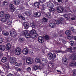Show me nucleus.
Wrapping results in <instances>:
<instances>
[{
	"label": "nucleus",
	"instance_id": "58",
	"mask_svg": "<svg viewBox=\"0 0 76 76\" xmlns=\"http://www.w3.org/2000/svg\"><path fill=\"white\" fill-rule=\"evenodd\" d=\"M18 17L19 18H20L21 19L22 18V16L21 15H18Z\"/></svg>",
	"mask_w": 76,
	"mask_h": 76
},
{
	"label": "nucleus",
	"instance_id": "11",
	"mask_svg": "<svg viewBox=\"0 0 76 76\" xmlns=\"http://www.w3.org/2000/svg\"><path fill=\"white\" fill-rule=\"evenodd\" d=\"M10 34L11 35V37H13L14 38H15L17 34L15 31H12V32L10 33Z\"/></svg>",
	"mask_w": 76,
	"mask_h": 76
},
{
	"label": "nucleus",
	"instance_id": "21",
	"mask_svg": "<svg viewBox=\"0 0 76 76\" xmlns=\"http://www.w3.org/2000/svg\"><path fill=\"white\" fill-rule=\"evenodd\" d=\"M11 46H12L9 43H7L6 45L7 49V50H9L10 49V48H11Z\"/></svg>",
	"mask_w": 76,
	"mask_h": 76
},
{
	"label": "nucleus",
	"instance_id": "17",
	"mask_svg": "<svg viewBox=\"0 0 76 76\" xmlns=\"http://www.w3.org/2000/svg\"><path fill=\"white\" fill-rule=\"evenodd\" d=\"M6 47L4 45H0V50H1V51H4L5 50Z\"/></svg>",
	"mask_w": 76,
	"mask_h": 76
},
{
	"label": "nucleus",
	"instance_id": "2",
	"mask_svg": "<svg viewBox=\"0 0 76 76\" xmlns=\"http://www.w3.org/2000/svg\"><path fill=\"white\" fill-rule=\"evenodd\" d=\"M61 23V22H60V20H55V23H51L49 24V26L50 28H53L54 27L56 26V24L58 25Z\"/></svg>",
	"mask_w": 76,
	"mask_h": 76
},
{
	"label": "nucleus",
	"instance_id": "40",
	"mask_svg": "<svg viewBox=\"0 0 76 76\" xmlns=\"http://www.w3.org/2000/svg\"><path fill=\"white\" fill-rule=\"evenodd\" d=\"M7 23L8 25H10L12 24V20H8Z\"/></svg>",
	"mask_w": 76,
	"mask_h": 76
},
{
	"label": "nucleus",
	"instance_id": "48",
	"mask_svg": "<svg viewBox=\"0 0 76 76\" xmlns=\"http://www.w3.org/2000/svg\"><path fill=\"white\" fill-rule=\"evenodd\" d=\"M56 53H62V51L61 50H56Z\"/></svg>",
	"mask_w": 76,
	"mask_h": 76
},
{
	"label": "nucleus",
	"instance_id": "57",
	"mask_svg": "<svg viewBox=\"0 0 76 76\" xmlns=\"http://www.w3.org/2000/svg\"><path fill=\"white\" fill-rule=\"evenodd\" d=\"M7 76H14V75H13L11 73H10Z\"/></svg>",
	"mask_w": 76,
	"mask_h": 76
},
{
	"label": "nucleus",
	"instance_id": "28",
	"mask_svg": "<svg viewBox=\"0 0 76 76\" xmlns=\"http://www.w3.org/2000/svg\"><path fill=\"white\" fill-rule=\"evenodd\" d=\"M30 25L32 28H35V24L34 23H31Z\"/></svg>",
	"mask_w": 76,
	"mask_h": 76
},
{
	"label": "nucleus",
	"instance_id": "20",
	"mask_svg": "<svg viewBox=\"0 0 76 76\" xmlns=\"http://www.w3.org/2000/svg\"><path fill=\"white\" fill-rule=\"evenodd\" d=\"M2 34L3 35H5V36H7L9 34V32L6 31H3L2 32Z\"/></svg>",
	"mask_w": 76,
	"mask_h": 76
},
{
	"label": "nucleus",
	"instance_id": "8",
	"mask_svg": "<svg viewBox=\"0 0 76 76\" xmlns=\"http://www.w3.org/2000/svg\"><path fill=\"white\" fill-rule=\"evenodd\" d=\"M63 10H64V9L62 7H58L57 8V12L60 13H62L63 12Z\"/></svg>",
	"mask_w": 76,
	"mask_h": 76
},
{
	"label": "nucleus",
	"instance_id": "22",
	"mask_svg": "<svg viewBox=\"0 0 76 76\" xmlns=\"http://www.w3.org/2000/svg\"><path fill=\"white\" fill-rule=\"evenodd\" d=\"M46 15L48 16V18L49 19H51V12H49L46 13Z\"/></svg>",
	"mask_w": 76,
	"mask_h": 76
},
{
	"label": "nucleus",
	"instance_id": "24",
	"mask_svg": "<svg viewBox=\"0 0 76 76\" xmlns=\"http://www.w3.org/2000/svg\"><path fill=\"white\" fill-rule=\"evenodd\" d=\"M65 34L66 35H69L71 34V31L70 30H66L65 31Z\"/></svg>",
	"mask_w": 76,
	"mask_h": 76
},
{
	"label": "nucleus",
	"instance_id": "10",
	"mask_svg": "<svg viewBox=\"0 0 76 76\" xmlns=\"http://www.w3.org/2000/svg\"><path fill=\"white\" fill-rule=\"evenodd\" d=\"M10 7V11L11 12H14L15 10V8L14 7V5L12 4H11L9 6Z\"/></svg>",
	"mask_w": 76,
	"mask_h": 76
},
{
	"label": "nucleus",
	"instance_id": "31",
	"mask_svg": "<svg viewBox=\"0 0 76 76\" xmlns=\"http://www.w3.org/2000/svg\"><path fill=\"white\" fill-rule=\"evenodd\" d=\"M70 44L72 47H75V43H74V41L70 42Z\"/></svg>",
	"mask_w": 76,
	"mask_h": 76
},
{
	"label": "nucleus",
	"instance_id": "52",
	"mask_svg": "<svg viewBox=\"0 0 76 76\" xmlns=\"http://www.w3.org/2000/svg\"><path fill=\"white\" fill-rule=\"evenodd\" d=\"M29 53L30 54H32V53H33L32 50H30L29 51Z\"/></svg>",
	"mask_w": 76,
	"mask_h": 76
},
{
	"label": "nucleus",
	"instance_id": "9",
	"mask_svg": "<svg viewBox=\"0 0 76 76\" xmlns=\"http://www.w3.org/2000/svg\"><path fill=\"white\" fill-rule=\"evenodd\" d=\"M33 60H32V59L30 57H28L27 58L26 60V62H27V63H28L29 64H32V63H33Z\"/></svg>",
	"mask_w": 76,
	"mask_h": 76
},
{
	"label": "nucleus",
	"instance_id": "50",
	"mask_svg": "<svg viewBox=\"0 0 76 76\" xmlns=\"http://www.w3.org/2000/svg\"><path fill=\"white\" fill-rule=\"evenodd\" d=\"M34 70H37V69H38V67L37 66H36L34 67Z\"/></svg>",
	"mask_w": 76,
	"mask_h": 76
},
{
	"label": "nucleus",
	"instance_id": "4",
	"mask_svg": "<svg viewBox=\"0 0 76 76\" xmlns=\"http://www.w3.org/2000/svg\"><path fill=\"white\" fill-rule=\"evenodd\" d=\"M45 1H46V0H39V2H37L35 3L34 4V6L37 7V6H39V5L41 4H43Z\"/></svg>",
	"mask_w": 76,
	"mask_h": 76
},
{
	"label": "nucleus",
	"instance_id": "44",
	"mask_svg": "<svg viewBox=\"0 0 76 76\" xmlns=\"http://www.w3.org/2000/svg\"><path fill=\"white\" fill-rule=\"evenodd\" d=\"M71 66H76V62H71Z\"/></svg>",
	"mask_w": 76,
	"mask_h": 76
},
{
	"label": "nucleus",
	"instance_id": "12",
	"mask_svg": "<svg viewBox=\"0 0 76 76\" xmlns=\"http://www.w3.org/2000/svg\"><path fill=\"white\" fill-rule=\"evenodd\" d=\"M46 4H47L48 7L50 8H53V7H54L53 3L51 2H48V3H46Z\"/></svg>",
	"mask_w": 76,
	"mask_h": 76
},
{
	"label": "nucleus",
	"instance_id": "5",
	"mask_svg": "<svg viewBox=\"0 0 76 76\" xmlns=\"http://www.w3.org/2000/svg\"><path fill=\"white\" fill-rule=\"evenodd\" d=\"M45 59L44 58H43L42 59V62H41V60H40V59L39 58H37L35 59V61L36 63H41L42 64H44V62H43V61H45Z\"/></svg>",
	"mask_w": 76,
	"mask_h": 76
},
{
	"label": "nucleus",
	"instance_id": "61",
	"mask_svg": "<svg viewBox=\"0 0 76 76\" xmlns=\"http://www.w3.org/2000/svg\"><path fill=\"white\" fill-rule=\"evenodd\" d=\"M71 20H76V19H75V18H71Z\"/></svg>",
	"mask_w": 76,
	"mask_h": 76
},
{
	"label": "nucleus",
	"instance_id": "53",
	"mask_svg": "<svg viewBox=\"0 0 76 76\" xmlns=\"http://www.w3.org/2000/svg\"><path fill=\"white\" fill-rule=\"evenodd\" d=\"M10 68H9V65L7 64V66H6V69L7 70H9Z\"/></svg>",
	"mask_w": 76,
	"mask_h": 76
},
{
	"label": "nucleus",
	"instance_id": "42",
	"mask_svg": "<svg viewBox=\"0 0 76 76\" xmlns=\"http://www.w3.org/2000/svg\"><path fill=\"white\" fill-rule=\"evenodd\" d=\"M72 48H68L67 49V51L68 52H72Z\"/></svg>",
	"mask_w": 76,
	"mask_h": 76
},
{
	"label": "nucleus",
	"instance_id": "26",
	"mask_svg": "<svg viewBox=\"0 0 76 76\" xmlns=\"http://www.w3.org/2000/svg\"><path fill=\"white\" fill-rule=\"evenodd\" d=\"M7 61V58L6 57H4L1 59V61L2 63H6Z\"/></svg>",
	"mask_w": 76,
	"mask_h": 76
},
{
	"label": "nucleus",
	"instance_id": "15",
	"mask_svg": "<svg viewBox=\"0 0 76 76\" xmlns=\"http://www.w3.org/2000/svg\"><path fill=\"white\" fill-rule=\"evenodd\" d=\"M23 53L24 54L26 55L28 53V49L26 48H24L23 50Z\"/></svg>",
	"mask_w": 76,
	"mask_h": 76
},
{
	"label": "nucleus",
	"instance_id": "39",
	"mask_svg": "<svg viewBox=\"0 0 76 76\" xmlns=\"http://www.w3.org/2000/svg\"><path fill=\"white\" fill-rule=\"evenodd\" d=\"M5 18L6 19H8L9 18H10V15L8 14H6L5 15Z\"/></svg>",
	"mask_w": 76,
	"mask_h": 76
},
{
	"label": "nucleus",
	"instance_id": "33",
	"mask_svg": "<svg viewBox=\"0 0 76 76\" xmlns=\"http://www.w3.org/2000/svg\"><path fill=\"white\" fill-rule=\"evenodd\" d=\"M40 4L41 5V9L42 10H45L46 9L45 7V6L43 5V4Z\"/></svg>",
	"mask_w": 76,
	"mask_h": 76
},
{
	"label": "nucleus",
	"instance_id": "38",
	"mask_svg": "<svg viewBox=\"0 0 76 76\" xmlns=\"http://www.w3.org/2000/svg\"><path fill=\"white\" fill-rule=\"evenodd\" d=\"M60 20L61 23H64V19L63 18H61L60 20Z\"/></svg>",
	"mask_w": 76,
	"mask_h": 76
},
{
	"label": "nucleus",
	"instance_id": "35",
	"mask_svg": "<svg viewBox=\"0 0 76 76\" xmlns=\"http://www.w3.org/2000/svg\"><path fill=\"white\" fill-rule=\"evenodd\" d=\"M44 38H45V39L46 40H48L49 39V38L50 37L48 35H46L44 36Z\"/></svg>",
	"mask_w": 76,
	"mask_h": 76
},
{
	"label": "nucleus",
	"instance_id": "63",
	"mask_svg": "<svg viewBox=\"0 0 76 76\" xmlns=\"http://www.w3.org/2000/svg\"><path fill=\"white\" fill-rule=\"evenodd\" d=\"M63 43H64V44H66V42L65 40L63 41Z\"/></svg>",
	"mask_w": 76,
	"mask_h": 76
},
{
	"label": "nucleus",
	"instance_id": "60",
	"mask_svg": "<svg viewBox=\"0 0 76 76\" xmlns=\"http://www.w3.org/2000/svg\"><path fill=\"white\" fill-rule=\"evenodd\" d=\"M21 19H22L23 20H25V17H24L23 16H22V17Z\"/></svg>",
	"mask_w": 76,
	"mask_h": 76
},
{
	"label": "nucleus",
	"instance_id": "64",
	"mask_svg": "<svg viewBox=\"0 0 76 76\" xmlns=\"http://www.w3.org/2000/svg\"><path fill=\"white\" fill-rule=\"evenodd\" d=\"M74 50H76V47H74L73 48Z\"/></svg>",
	"mask_w": 76,
	"mask_h": 76
},
{
	"label": "nucleus",
	"instance_id": "23",
	"mask_svg": "<svg viewBox=\"0 0 76 76\" xmlns=\"http://www.w3.org/2000/svg\"><path fill=\"white\" fill-rule=\"evenodd\" d=\"M19 40L21 42H23L25 40V39L24 37H20L19 38Z\"/></svg>",
	"mask_w": 76,
	"mask_h": 76
},
{
	"label": "nucleus",
	"instance_id": "37",
	"mask_svg": "<svg viewBox=\"0 0 76 76\" xmlns=\"http://www.w3.org/2000/svg\"><path fill=\"white\" fill-rule=\"evenodd\" d=\"M49 11L50 12H53V13H54V12H55L56 10L54 8H51L49 9Z\"/></svg>",
	"mask_w": 76,
	"mask_h": 76
},
{
	"label": "nucleus",
	"instance_id": "32",
	"mask_svg": "<svg viewBox=\"0 0 76 76\" xmlns=\"http://www.w3.org/2000/svg\"><path fill=\"white\" fill-rule=\"evenodd\" d=\"M42 20H43V22L44 23H47V21L48 20V19L45 18H44L42 19Z\"/></svg>",
	"mask_w": 76,
	"mask_h": 76
},
{
	"label": "nucleus",
	"instance_id": "27",
	"mask_svg": "<svg viewBox=\"0 0 76 76\" xmlns=\"http://www.w3.org/2000/svg\"><path fill=\"white\" fill-rule=\"evenodd\" d=\"M24 13L26 15H27V16H31V12H30L25 11Z\"/></svg>",
	"mask_w": 76,
	"mask_h": 76
},
{
	"label": "nucleus",
	"instance_id": "49",
	"mask_svg": "<svg viewBox=\"0 0 76 76\" xmlns=\"http://www.w3.org/2000/svg\"><path fill=\"white\" fill-rule=\"evenodd\" d=\"M3 3L4 5H7V1H4Z\"/></svg>",
	"mask_w": 76,
	"mask_h": 76
},
{
	"label": "nucleus",
	"instance_id": "43",
	"mask_svg": "<svg viewBox=\"0 0 76 76\" xmlns=\"http://www.w3.org/2000/svg\"><path fill=\"white\" fill-rule=\"evenodd\" d=\"M64 16L65 18H66V19L67 20L69 19V17L68 16V15L67 14H65L64 15Z\"/></svg>",
	"mask_w": 76,
	"mask_h": 76
},
{
	"label": "nucleus",
	"instance_id": "59",
	"mask_svg": "<svg viewBox=\"0 0 76 76\" xmlns=\"http://www.w3.org/2000/svg\"><path fill=\"white\" fill-rule=\"evenodd\" d=\"M62 1H63V0H58V1L59 3H61V2H62Z\"/></svg>",
	"mask_w": 76,
	"mask_h": 76
},
{
	"label": "nucleus",
	"instance_id": "41",
	"mask_svg": "<svg viewBox=\"0 0 76 76\" xmlns=\"http://www.w3.org/2000/svg\"><path fill=\"white\" fill-rule=\"evenodd\" d=\"M64 63L65 65H66V64H67V58H65V60Z\"/></svg>",
	"mask_w": 76,
	"mask_h": 76
},
{
	"label": "nucleus",
	"instance_id": "19",
	"mask_svg": "<svg viewBox=\"0 0 76 76\" xmlns=\"http://www.w3.org/2000/svg\"><path fill=\"white\" fill-rule=\"evenodd\" d=\"M35 32H36V31H35V30L34 29H32L29 32V34H30L31 35H34V34H35Z\"/></svg>",
	"mask_w": 76,
	"mask_h": 76
},
{
	"label": "nucleus",
	"instance_id": "6",
	"mask_svg": "<svg viewBox=\"0 0 76 76\" xmlns=\"http://www.w3.org/2000/svg\"><path fill=\"white\" fill-rule=\"evenodd\" d=\"M21 53V49L19 48H16L15 51V54L16 55H19Z\"/></svg>",
	"mask_w": 76,
	"mask_h": 76
},
{
	"label": "nucleus",
	"instance_id": "30",
	"mask_svg": "<svg viewBox=\"0 0 76 76\" xmlns=\"http://www.w3.org/2000/svg\"><path fill=\"white\" fill-rule=\"evenodd\" d=\"M15 65L16 66H21V65H22V64L19 63L15 62Z\"/></svg>",
	"mask_w": 76,
	"mask_h": 76
},
{
	"label": "nucleus",
	"instance_id": "29",
	"mask_svg": "<svg viewBox=\"0 0 76 76\" xmlns=\"http://www.w3.org/2000/svg\"><path fill=\"white\" fill-rule=\"evenodd\" d=\"M71 57L73 60H76V56L75 55H73L71 56Z\"/></svg>",
	"mask_w": 76,
	"mask_h": 76
},
{
	"label": "nucleus",
	"instance_id": "3",
	"mask_svg": "<svg viewBox=\"0 0 76 76\" xmlns=\"http://www.w3.org/2000/svg\"><path fill=\"white\" fill-rule=\"evenodd\" d=\"M28 31L25 30L22 33V35L24 36H26V38H31V34L29 33L28 34Z\"/></svg>",
	"mask_w": 76,
	"mask_h": 76
},
{
	"label": "nucleus",
	"instance_id": "54",
	"mask_svg": "<svg viewBox=\"0 0 76 76\" xmlns=\"http://www.w3.org/2000/svg\"><path fill=\"white\" fill-rule=\"evenodd\" d=\"M76 71H75L73 72V76H76Z\"/></svg>",
	"mask_w": 76,
	"mask_h": 76
},
{
	"label": "nucleus",
	"instance_id": "18",
	"mask_svg": "<svg viewBox=\"0 0 76 76\" xmlns=\"http://www.w3.org/2000/svg\"><path fill=\"white\" fill-rule=\"evenodd\" d=\"M37 37H38V34L37 33L31 35V38H32V39H36V38H37Z\"/></svg>",
	"mask_w": 76,
	"mask_h": 76
},
{
	"label": "nucleus",
	"instance_id": "14",
	"mask_svg": "<svg viewBox=\"0 0 76 76\" xmlns=\"http://www.w3.org/2000/svg\"><path fill=\"white\" fill-rule=\"evenodd\" d=\"M23 26L25 29H28L29 27V24L27 22H25L23 24Z\"/></svg>",
	"mask_w": 76,
	"mask_h": 76
},
{
	"label": "nucleus",
	"instance_id": "47",
	"mask_svg": "<svg viewBox=\"0 0 76 76\" xmlns=\"http://www.w3.org/2000/svg\"><path fill=\"white\" fill-rule=\"evenodd\" d=\"M3 41V40L1 38H0V44H1Z\"/></svg>",
	"mask_w": 76,
	"mask_h": 76
},
{
	"label": "nucleus",
	"instance_id": "7",
	"mask_svg": "<svg viewBox=\"0 0 76 76\" xmlns=\"http://www.w3.org/2000/svg\"><path fill=\"white\" fill-rule=\"evenodd\" d=\"M16 60V59L14 57H11L10 59V62L11 64H14Z\"/></svg>",
	"mask_w": 76,
	"mask_h": 76
},
{
	"label": "nucleus",
	"instance_id": "51",
	"mask_svg": "<svg viewBox=\"0 0 76 76\" xmlns=\"http://www.w3.org/2000/svg\"><path fill=\"white\" fill-rule=\"evenodd\" d=\"M27 71L29 72H30V71H31V67H28V68H27Z\"/></svg>",
	"mask_w": 76,
	"mask_h": 76
},
{
	"label": "nucleus",
	"instance_id": "56",
	"mask_svg": "<svg viewBox=\"0 0 76 76\" xmlns=\"http://www.w3.org/2000/svg\"><path fill=\"white\" fill-rule=\"evenodd\" d=\"M72 31L73 33H74V34L76 33V30L73 29V30H72Z\"/></svg>",
	"mask_w": 76,
	"mask_h": 76
},
{
	"label": "nucleus",
	"instance_id": "34",
	"mask_svg": "<svg viewBox=\"0 0 76 76\" xmlns=\"http://www.w3.org/2000/svg\"><path fill=\"white\" fill-rule=\"evenodd\" d=\"M4 16V12L3 11H1L0 13V17H3Z\"/></svg>",
	"mask_w": 76,
	"mask_h": 76
},
{
	"label": "nucleus",
	"instance_id": "25",
	"mask_svg": "<svg viewBox=\"0 0 76 76\" xmlns=\"http://www.w3.org/2000/svg\"><path fill=\"white\" fill-rule=\"evenodd\" d=\"M19 3H20L19 0H15L14 3L15 5H18V4H19Z\"/></svg>",
	"mask_w": 76,
	"mask_h": 76
},
{
	"label": "nucleus",
	"instance_id": "62",
	"mask_svg": "<svg viewBox=\"0 0 76 76\" xmlns=\"http://www.w3.org/2000/svg\"><path fill=\"white\" fill-rule=\"evenodd\" d=\"M73 39H75V40H76V36H75L73 37Z\"/></svg>",
	"mask_w": 76,
	"mask_h": 76
},
{
	"label": "nucleus",
	"instance_id": "46",
	"mask_svg": "<svg viewBox=\"0 0 76 76\" xmlns=\"http://www.w3.org/2000/svg\"><path fill=\"white\" fill-rule=\"evenodd\" d=\"M16 70L18 72L19 71H21V69H20V68L17 67V68H16Z\"/></svg>",
	"mask_w": 76,
	"mask_h": 76
},
{
	"label": "nucleus",
	"instance_id": "16",
	"mask_svg": "<svg viewBox=\"0 0 76 76\" xmlns=\"http://www.w3.org/2000/svg\"><path fill=\"white\" fill-rule=\"evenodd\" d=\"M38 41L40 43L42 44L44 42L43 38L41 37H39L38 38Z\"/></svg>",
	"mask_w": 76,
	"mask_h": 76
},
{
	"label": "nucleus",
	"instance_id": "55",
	"mask_svg": "<svg viewBox=\"0 0 76 76\" xmlns=\"http://www.w3.org/2000/svg\"><path fill=\"white\" fill-rule=\"evenodd\" d=\"M53 36L54 37H57V34H53Z\"/></svg>",
	"mask_w": 76,
	"mask_h": 76
},
{
	"label": "nucleus",
	"instance_id": "1",
	"mask_svg": "<svg viewBox=\"0 0 76 76\" xmlns=\"http://www.w3.org/2000/svg\"><path fill=\"white\" fill-rule=\"evenodd\" d=\"M56 57V54L55 53L53 54L51 53H49L48 55V58L49 60H55Z\"/></svg>",
	"mask_w": 76,
	"mask_h": 76
},
{
	"label": "nucleus",
	"instance_id": "13",
	"mask_svg": "<svg viewBox=\"0 0 76 76\" xmlns=\"http://www.w3.org/2000/svg\"><path fill=\"white\" fill-rule=\"evenodd\" d=\"M34 16L36 18H38L41 16V14L39 12H35L34 14Z\"/></svg>",
	"mask_w": 76,
	"mask_h": 76
},
{
	"label": "nucleus",
	"instance_id": "36",
	"mask_svg": "<svg viewBox=\"0 0 76 76\" xmlns=\"http://www.w3.org/2000/svg\"><path fill=\"white\" fill-rule=\"evenodd\" d=\"M67 38L69 39H72L73 38V36L70 34H69Z\"/></svg>",
	"mask_w": 76,
	"mask_h": 76
},
{
	"label": "nucleus",
	"instance_id": "45",
	"mask_svg": "<svg viewBox=\"0 0 76 76\" xmlns=\"http://www.w3.org/2000/svg\"><path fill=\"white\" fill-rule=\"evenodd\" d=\"M1 20V22H6L7 19H6V18H2Z\"/></svg>",
	"mask_w": 76,
	"mask_h": 76
}]
</instances>
